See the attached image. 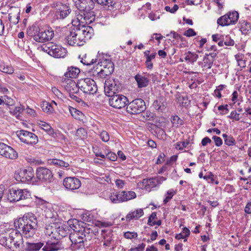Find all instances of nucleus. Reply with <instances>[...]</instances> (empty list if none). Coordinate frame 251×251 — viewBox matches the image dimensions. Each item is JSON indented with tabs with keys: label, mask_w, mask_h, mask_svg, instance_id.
I'll return each instance as SVG.
<instances>
[{
	"label": "nucleus",
	"mask_w": 251,
	"mask_h": 251,
	"mask_svg": "<svg viewBox=\"0 0 251 251\" xmlns=\"http://www.w3.org/2000/svg\"><path fill=\"white\" fill-rule=\"evenodd\" d=\"M81 184L79 179L75 177H67L63 180L64 187L71 191L78 189L81 186Z\"/></svg>",
	"instance_id": "21"
},
{
	"label": "nucleus",
	"mask_w": 251,
	"mask_h": 251,
	"mask_svg": "<svg viewBox=\"0 0 251 251\" xmlns=\"http://www.w3.org/2000/svg\"><path fill=\"white\" fill-rule=\"evenodd\" d=\"M212 139L214 141L215 145L217 147H220L223 144V141L219 137L213 136L212 137Z\"/></svg>",
	"instance_id": "60"
},
{
	"label": "nucleus",
	"mask_w": 251,
	"mask_h": 251,
	"mask_svg": "<svg viewBox=\"0 0 251 251\" xmlns=\"http://www.w3.org/2000/svg\"><path fill=\"white\" fill-rule=\"evenodd\" d=\"M79 89L85 94H94L98 91L96 82L90 78H85L78 81Z\"/></svg>",
	"instance_id": "5"
},
{
	"label": "nucleus",
	"mask_w": 251,
	"mask_h": 251,
	"mask_svg": "<svg viewBox=\"0 0 251 251\" xmlns=\"http://www.w3.org/2000/svg\"><path fill=\"white\" fill-rule=\"evenodd\" d=\"M69 110L71 115L74 118L77 120L81 119L83 115V114L81 112L71 106L69 107Z\"/></svg>",
	"instance_id": "43"
},
{
	"label": "nucleus",
	"mask_w": 251,
	"mask_h": 251,
	"mask_svg": "<svg viewBox=\"0 0 251 251\" xmlns=\"http://www.w3.org/2000/svg\"><path fill=\"white\" fill-rule=\"evenodd\" d=\"M33 176L34 173L31 168L28 169H21L15 175L17 180L25 183L31 180Z\"/></svg>",
	"instance_id": "19"
},
{
	"label": "nucleus",
	"mask_w": 251,
	"mask_h": 251,
	"mask_svg": "<svg viewBox=\"0 0 251 251\" xmlns=\"http://www.w3.org/2000/svg\"><path fill=\"white\" fill-rule=\"evenodd\" d=\"M44 245L42 242L30 243L26 242L25 248V251H38Z\"/></svg>",
	"instance_id": "30"
},
{
	"label": "nucleus",
	"mask_w": 251,
	"mask_h": 251,
	"mask_svg": "<svg viewBox=\"0 0 251 251\" xmlns=\"http://www.w3.org/2000/svg\"><path fill=\"white\" fill-rule=\"evenodd\" d=\"M185 60L191 62L192 63H193L195 62H196L198 58V54L194 53H192L190 51H188L185 53Z\"/></svg>",
	"instance_id": "41"
},
{
	"label": "nucleus",
	"mask_w": 251,
	"mask_h": 251,
	"mask_svg": "<svg viewBox=\"0 0 251 251\" xmlns=\"http://www.w3.org/2000/svg\"><path fill=\"white\" fill-rule=\"evenodd\" d=\"M128 102L127 98L121 94H115L110 97L109 99V105L117 109H121L124 107Z\"/></svg>",
	"instance_id": "11"
},
{
	"label": "nucleus",
	"mask_w": 251,
	"mask_h": 251,
	"mask_svg": "<svg viewBox=\"0 0 251 251\" xmlns=\"http://www.w3.org/2000/svg\"><path fill=\"white\" fill-rule=\"evenodd\" d=\"M152 106L156 110L163 112L166 108V102L162 97H159L153 101Z\"/></svg>",
	"instance_id": "28"
},
{
	"label": "nucleus",
	"mask_w": 251,
	"mask_h": 251,
	"mask_svg": "<svg viewBox=\"0 0 251 251\" xmlns=\"http://www.w3.org/2000/svg\"><path fill=\"white\" fill-rule=\"evenodd\" d=\"M64 249L62 242L58 240L53 242L48 241L43 247L42 250L44 251H58Z\"/></svg>",
	"instance_id": "23"
},
{
	"label": "nucleus",
	"mask_w": 251,
	"mask_h": 251,
	"mask_svg": "<svg viewBox=\"0 0 251 251\" xmlns=\"http://www.w3.org/2000/svg\"><path fill=\"white\" fill-rule=\"evenodd\" d=\"M42 109L44 111L46 112H49L52 111V107L50 104H49V103L46 102L43 103Z\"/></svg>",
	"instance_id": "63"
},
{
	"label": "nucleus",
	"mask_w": 251,
	"mask_h": 251,
	"mask_svg": "<svg viewBox=\"0 0 251 251\" xmlns=\"http://www.w3.org/2000/svg\"><path fill=\"white\" fill-rule=\"evenodd\" d=\"M225 144L228 146H232L235 145L236 142L233 137L229 135L227 138L224 141Z\"/></svg>",
	"instance_id": "50"
},
{
	"label": "nucleus",
	"mask_w": 251,
	"mask_h": 251,
	"mask_svg": "<svg viewBox=\"0 0 251 251\" xmlns=\"http://www.w3.org/2000/svg\"><path fill=\"white\" fill-rule=\"evenodd\" d=\"M123 195L124 202L133 199L136 197V193L133 191H122Z\"/></svg>",
	"instance_id": "42"
},
{
	"label": "nucleus",
	"mask_w": 251,
	"mask_h": 251,
	"mask_svg": "<svg viewBox=\"0 0 251 251\" xmlns=\"http://www.w3.org/2000/svg\"><path fill=\"white\" fill-rule=\"evenodd\" d=\"M75 23V21H72L73 26L70 28L69 33L67 34L66 40L68 44L72 46H81L83 45V39L78 36L79 32L78 29L74 23Z\"/></svg>",
	"instance_id": "4"
},
{
	"label": "nucleus",
	"mask_w": 251,
	"mask_h": 251,
	"mask_svg": "<svg viewBox=\"0 0 251 251\" xmlns=\"http://www.w3.org/2000/svg\"><path fill=\"white\" fill-rule=\"evenodd\" d=\"M57 227L58 239L66 237L69 233L70 228L67 225L58 223Z\"/></svg>",
	"instance_id": "29"
},
{
	"label": "nucleus",
	"mask_w": 251,
	"mask_h": 251,
	"mask_svg": "<svg viewBox=\"0 0 251 251\" xmlns=\"http://www.w3.org/2000/svg\"><path fill=\"white\" fill-rule=\"evenodd\" d=\"M171 120L173 127L175 128H177L184 124L183 121L177 115L172 117Z\"/></svg>",
	"instance_id": "40"
},
{
	"label": "nucleus",
	"mask_w": 251,
	"mask_h": 251,
	"mask_svg": "<svg viewBox=\"0 0 251 251\" xmlns=\"http://www.w3.org/2000/svg\"><path fill=\"white\" fill-rule=\"evenodd\" d=\"M54 35L51 29L39 30L38 33L33 35V39L38 42H45L50 40Z\"/></svg>",
	"instance_id": "17"
},
{
	"label": "nucleus",
	"mask_w": 251,
	"mask_h": 251,
	"mask_svg": "<svg viewBox=\"0 0 251 251\" xmlns=\"http://www.w3.org/2000/svg\"><path fill=\"white\" fill-rule=\"evenodd\" d=\"M94 2L111 11L117 9L119 7V4L113 0H95Z\"/></svg>",
	"instance_id": "26"
},
{
	"label": "nucleus",
	"mask_w": 251,
	"mask_h": 251,
	"mask_svg": "<svg viewBox=\"0 0 251 251\" xmlns=\"http://www.w3.org/2000/svg\"><path fill=\"white\" fill-rule=\"evenodd\" d=\"M73 1L78 10L77 13L92 10L94 8L95 3L92 0H73Z\"/></svg>",
	"instance_id": "18"
},
{
	"label": "nucleus",
	"mask_w": 251,
	"mask_h": 251,
	"mask_svg": "<svg viewBox=\"0 0 251 251\" xmlns=\"http://www.w3.org/2000/svg\"><path fill=\"white\" fill-rule=\"evenodd\" d=\"M143 214L144 212L142 209H136L128 213L126 215V219L127 220H130L133 219H137L143 216Z\"/></svg>",
	"instance_id": "35"
},
{
	"label": "nucleus",
	"mask_w": 251,
	"mask_h": 251,
	"mask_svg": "<svg viewBox=\"0 0 251 251\" xmlns=\"http://www.w3.org/2000/svg\"><path fill=\"white\" fill-rule=\"evenodd\" d=\"M123 195L122 192H116L111 193L109 199L112 203H117L124 202Z\"/></svg>",
	"instance_id": "31"
},
{
	"label": "nucleus",
	"mask_w": 251,
	"mask_h": 251,
	"mask_svg": "<svg viewBox=\"0 0 251 251\" xmlns=\"http://www.w3.org/2000/svg\"><path fill=\"white\" fill-rule=\"evenodd\" d=\"M62 86L64 87L66 91L70 94L71 93H78L79 88L78 87V82H76L72 79L64 78L62 81Z\"/></svg>",
	"instance_id": "20"
},
{
	"label": "nucleus",
	"mask_w": 251,
	"mask_h": 251,
	"mask_svg": "<svg viewBox=\"0 0 251 251\" xmlns=\"http://www.w3.org/2000/svg\"><path fill=\"white\" fill-rule=\"evenodd\" d=\"M17 135L21 142L28 145H34L38 142V138L37 135L26 130L18 131Z\"/></svg>",
	"instance_id": "8"
},
{
	"label": "nucleus",
	"mask_w": 251,
	"mask_h": 251,
	"mask_svg": "<svg viewBox=\"0 0 251 251\" xmlns=\"http://www.w3.org/2000/svg\"><path fill=\"white\" fill-rule=\"evenodd\" d=\"M217 24L222 26L229 25V22L226 14L219 18L217 20Z\"/></svg>",
	"instance_id": "44"
},
{
	"label": "nucleus",
	"mask_w": 251,
	"mask_h": 251,
	"mask_svg": "<svg viewBox=\"0 0 251 251\" xmlns=\"http://www.w3.org/2000/svg\"><path fill=\"white\" fill-rule=\"evenodd\" d=\"M144 114V117L146 118V120H152L154 118V114L150 111H147Z\"/></svg>",
	"instance_id": "61"
},
{
	"label": "nucleus",
	"mask_w": 251,
	"mask_h": 251,
	"mask_svg": "<svg viewBox=\"0 0 251 251\" xmlns=\"http://www.w3.org/2000/svg\"><path fill=\"white\" fill-rule=\"evenodd\" d=\"M75 135L78 138L84 139L86 138L87 136V133L84 128H79L77 130Z\"/></svg>",
	"instance_id": "46"
},
{
	"label": "nucleus",
	"mask_w": 251,
	"mask_h": 251,
	"mask_svg": "<svg viewBox=\"0 0 251 251\" xmlns=\"http://www.w3.org/2000/svg\"><path fill=\"white\" fill-rule=\"evenodd\" d=\"M58 223H53L52 225V233L51 234V238L57 239L58 240Z\"/></svg>",
	"instance_id": "48"
},
{
	"label": "nucleus",
	"mask_w": 251,
	"mask_h": 251,
	"mask_svg": "<svg viewBox=\"0 0 251 251\" xmlns=\"http://www.w3.org/2000/svg\"><path fill=\"white\" fill-rule=\"evenodd\" d=\"M26 160L28 162L34 165H39L42 163L41 160L35 159L34 158L30 156L26 157Z\"/></svg>",
	"instance_id": "54"
},
{
	"label": "nucleus",
	"mask_w": 251,
	"mask_h": 251,
	"mask_svg": "<svg viewBox=\"0 0 251 251\" xmlns=\"http://www.w3.org/2000/svg\"><path fill=\"white\" fill-rule=\"evenodd\" d=\"M20 9L18 7H11L9 9L8 15L9 21L14 24L17 25L20 20Z\"/></svg>",
	"instance_id": "25"
},
{
	"label": "nucleus",
	"mask_w": 251,
	"mask_h": 251,
	"mask_svg": "<svg viewBox=\"0 0 251 251\" xmlns=\"http://www.w3.org/2000/svg\"><path fill=\"white\" fill-rule=\"evenodd\" d=\"M138 236L137 232L127 231L125 232L124 237L128 239H132L133 238H136Z\"/></svg>",
	"instance_id": "51"
},
{
	"label": "nucleus",
	"mask_w": 251,
	"mask_h": 251,
	"mask_svg": "<svg viewBox=\"0 0 251 251\" xmlns=\"http://www.w3.org/2000/svg\"><path fill=\"white\" fill-rule=\"evenodd\" d=\"M175 194V192L173 190L168 191L165 195V198L163 201L164 203H167L172 199L173 196Z\"/></svg>",
	"instance_id": "49"
},
{
	"label": "nucleus",
	"mask_w": 251,
	"mask_h": 251,
	"mask_svg": "<svg viewBox=\"0 0 251 251\" xmlns=\"http://www.w3.org/2000/svg\"><path fill=\"white\" fill-rule=\"evenodd\" d=\"M42 50L55 58H63L67 53V50L59 45L48 43L42 46Z\"/></svg>",
	"instance_id": "3"
},
{
	"label": "nucleus",
	"mask_w": 251,
	"mask_h": 251,
	"mask_svg": "<svg viewBox=\"0 0 251 251\" xmlns=\"http://www.w3.org/2000/svg\"><path fill=\"white\" fill-rule=\"evenodd\" d=\"M38 125L41 128L46 131L50 135L54 134V132L53 129L48 123L43 121H40L38 123Z\"/></svg>",
	"instance_id": "38"
},
{
	"label": "nucleus",
	"mask_w": 251,
	"mask_h": 251,
	"mask_svg": "<svg viewBox=\"0 0 251 251\" xmlns=\"http://www.w3.org/2000/svg\"><path fill=\"white\" fill-rule=\"evenodd\" d=\"M76 26L79 32L78 36H81L79 37L83 39L84 43L90 39L94 34L93 28L87 25L78 23Z\"/></svg>",
	"instance_id": "12"
},
{
	"label": "nucleus",
	"mask_w": 251,
	"mask_h": 251,
	"mask_svg": "<svg viewBox=\"0 0 251 251\" xmlns=\"http://www.w3.org/2000/svg\"><path fill=\"white\" fill-rule=\"evenodd\" d=\"M0 244L9 249H11L12 247V240H11L9 233H8L7 231L5 233L0 234Z\"/></svg>",
	"instance_id": "27"
},
{
	"label": "nucleus",
	"mask_w": 251,
	"mask_h": 251,
	"mask_svg": "<svg viewBox=\"0 0 251 251\" xmlns=\"http://www.w3.org/2000/svg\"><path fill=\"white\" fill-rule=\"evenodd\" d=\"M146 108L145 101L141 99H137L127 105L126 111L130 114H138L144 111Z\"/></svg>",
	"instance_id": "7"
},
{
	"label": "nucleus",
	"mask_w": 251,
	"mask_h": 251,
	"mask_svg": "<svg viewBox=\"0 0 251 251\" xmlns=\"http://www.w3.org/2000/svg\"><path fill=\"white\" fill-rule=\"evenodd\" d=\"M147 126L148 130L151 132V133H154L155 132L158 126L155 124L148 123L147 124Z\"/></svg>",
	"instance_id": "56"
},
{
	"label": "nucleus",
	"mask_w": 251,
	"mask_h": 251,
	"mask_svg": "<svg viewBox=\"0 0 251 251\" xmlns=\"http://www.w3.org/2000/svg\"><path fill=\"white\" fill-rule=\"evenodd\" d=\"M36 178L42 181L50 182L53 175L51 171L45 167H38L36 172Z\"/></svg>",
	"instance_id": "16"
},
{
	"label": "nucleus",
	"mask_w": 251,
	"mask_h": 251,
	"mask_svg": "<svg viewBox=\"0 0 251 251\" xmlns=\"http://www.w3.org/2000/svg\"><path fill=\"white\" fill-rule=\"evenodd\" d=\"M69 239L72 242L71 248L72 250H79L84 248V241H86L85 235L81 232L71 233Z\"/></svg>",
	"instance_id": "6"
},
{
	"label": "nucleus",
	"mask_w": 251,
	"mask_h": 251,
	"mask_svg": "<svg viewBox=\"0 0 251 251\" xmlns=\"http://www.w3.org/2000/svg\"><path fill=\"white\" fill-rule=\"evenodd\" d=\"M98 64L102 67L100 72L106 75L112 74L114 71V64L109 59H102L98 63Z\"/></svg>",
	"instance_id": "22"
},
{
	"label": "nucleus",
	"mask_w": 251,
	"mask_h": 251,
	"mask_svg": "<svg viewBox=\"0 0 251 251\" xmlns=\"http://www.w3.org/2000/svg\"><path fill=\"white\" fill-rule=\"evenodd\" d=\"M196 35V32L192 28H189L184 33V35L187 37H192L195 36Z\"/></svg>",
	"instance_id": "62"
},
{
	"label": "nucleus",
	"mask_w": 251,
	"mask_h": 251,
	"mask_svg": "<svg viewBox=\"0 0 251 251\" xmlns=\"http://www.w3.org/2000/svg\"><path fill=\"white\" fill-rule=\"evenodd\" d=\"M230 25H234L236 23L239 19V14L236 11L229 12L226 14Z\"/></svg>",
	"instance_id": "36"
},
{
	"label": "nucleus",
	"mask_w": 251,
	"mask_h": 251,
	"mask_svg": "<svg viewBox=\"0 0 251 251\" xmlns=\"http://www.w3.org/2000/svg\"><path fill=\"white\" fill-rule=\"evenodd\" d=\"M20 231L21 230L19 228H16L7 229V232L9 233V236L12 240V243L17 249L21 248L23 244V235Z\"/></svg>",
	"instance_id": "13"
},
{
	"label": "nucleus",
	"mask_w": 251,
	"mask_h": 251,
	"mask_svg": "<svg viewBox=\"0 0 251 251\" xmlns=\"http://www.w3.org/2000/svg\"><path fill=\"white\" fill-rule=\"evenodd\" d=\"M244 211L246 214H251V200L246 205Z\"/></svg>",
	"instance_id": "64"
},
{
	"label": "nucleus",
	"mask_w": 251,
	"mask_h": 251,
	"mask_svg": "<svg viewBox=\"0 0 251 251\" xmlns=\"http://www.w3.org/2000/svg\"><path fill=\"white\" fill-rule=\"evenodd\" d=\"M80 70L79 69L73 67L68 68V71L65 73L64 76L66 78H75L79 74Z\"/></svg>",
	"instance_id": "32"
},
{
	"label": "nucleus",
	"mask_w": 251,
	"mask_h": 251,
	"mask_svg": "<svg viewBox=\"0 0 251 251\" xmlns=\"http://www.w3.org/2000/svg\"><path fill=\"white\" fill-rule=\"evenodd\" d=\"M146 244L142 243L139 244L138 247L131 248L128 251H144Z\"/></svg>",
	"instance_id": "55"
},
{
	"label": "nucleus",
	"mask_w": 251,
	"mask_h": 251,
	"mask_svg": "<svg viewBox=\"0 0 251 251\" xmlns=\"http://www.w3.org/2000/svg\"><path fill=\"white\" fill-rule=\"evenodd\" d=\"M76 21L75 23L88 25L91 24L95 20V15L92 10L84 12L75 13Z\"/></svg>",
	"instance_id": "10"
},
{
	"label": "nucleus",
	"mask_w": 251,
	"mask_h": 251,
	"mask_svg": "<svg viewBox=\"0 0 251 251\" xmlns=\"http://www.w3.org/2000/svg\"><path fill=\"white\" fill-rule=\"evenodd\" d=\"M213 63V61H212V58L208 57L206 55L204 56L202 61L200 62L199 63V65L201 66V67L203 69V70L211 69Z\"/></svg>",
	"instance_id": "33"
},
{
	"label": "nucleus",
	"mask_w": 251,
	"mask_h": 251,
	"mask_svg": "<svg viewBox=\"0 0 251 251\" xmlns=\"http://www.w3.org/2000/svg\"><path fill=\"white\" fill-rule=\"evenodd\" d=\"M121 89L119 81L113 78H108L104 83V92L109 97L116 94Z\"/></svg>",
	"instance_id": "9"
},
{
	"label": "nucleus",
	"mask_w": 251,
	"mask_h": 251,
	"mask_svg": "<svg viewBox=\"0 0 251 251\" xmlns=\"http://www.w3.org/2000/svg\"><path fill=\"white\" fill-rule=\"evenodd\" d=\"M148 184L151 187H155L158 185L157 179H155V177L151 178L148 179Z\"/></svg>",
	"instance_id": "58"
},
{
	"label": "nucleus",
	"mask_w": 251,
	"mask_h": 251,
	"mask_svg": "<svg viewBox=\"0 0 251 251\" xmlns=\"http://www.w3.org/2000/svg\"><path fill=\"white\" fill-rule=\"evenodd\" d=\"M50 164H53L55 166H60V167H64L65 168L68 167L69 166V164L67 162H65V161L59 160L57 159H53L51 161Z\"/></svg>",
	"instance_id": "45"
},
{
	"label": "nucleus",
	"mask_w": 251,
	"mask_h": 251,
	"mask_svg": "<svg viewBox=\"0 0 251 251\" xmlns=\"http://www.w3.org/2000/svg\"><path fill=\"white\" fill-rule=\"evenodd\" d=\"M16 228H19L25 238L32 237L38 227L36 217L32 213H25L22 217L16 219L14 223Z\"/></svg>",
	"instance_id": "1"
},
{
	"label": "nucleus",
	"mask_w": 251,
	"mask_h": 251,
	"mask_svg": "<svg viewBox=\"0 0 251 251\" xmlns=\"http://www.w3.org/2000/svg\"><path fill=\"white\" fill-rule=\"evenodd\" d=\"M0 155L10 159H15L18 157V153L10 146L0 143Z\"/></svg>",
	"instance_id": "15"
},
{
	"label": "nucleus",
	"mask_w": 251,
	"mask_h": 251,
	"mask_svg": "<svg viewBox=\"0 0 251 251\" xmlns=\"http://www.w3.org/2000/svg\"><path fill=\"white\" fill-rule=\"evenodd\" d=\"M0 71L7 74L11 75L14 73V69L11 65L0 62Z\"/></svg>",
	"instance_id": "34"
},
{
	"label": "nucleus",
	"mask_w": 251,
	"mask_h": 251,
	"mask_svg": "<svg viewBox=\"0 0 251 251\" xmlns=\"http://www.w3.org/2000/svg\"><path fill=\"white\" fill-rule=\"evenodd\" d=\"M100 137L102 141L107 142L109 140V135L108 132L103 130L100 134Z\"/></svg>",
	"instance_id": "53"
},
{
	"label": "nucleus",
	"mask_w": 251,
	"mask_h": 251,
	"mask_svg": "<svg viewBox=\"0 0 251 251\" xmlns=\"http://www.w3.org/2000/svg\"><path fill=\"white\" fill-rule=\"evenodd\" d=\"M154 134H156L158 136H159L160 138L164 139L166 137V134L164 130L162 128L158 127L156 130Z\"/></svg>",
	"instance_id": "52"
},
{
	"label": "nucleus",
	"mask_w": 251,
	"mask_h": 251,
	"mask_svg": "<svg viewBox=\"0 0 251 251\" xmlns=\"http://www.w3.org/2000/svg\"><path fill=\"white\" fill-rule=\"evenodd\" d=\"M152 75H149L148 73H142L137 74L134 78L137 83L139 88H143L147 87L150 80V76Z\"/></svg>",
	"instance_id": "24"
},
{
	"label": "nucleus",
	"mask_w": 251,
	"mask_h": 251,
	"mask_svg": "<svg viewBox=\"0 0 251 251\" xmlns=\"http://www.w3.org/2000/svg\"><path fill=\"white\" fill-rule=\"evenodd\" d=\"M105 158H107L109 160L114 161L117 160V156L115 153L109 152L106 154V155H105Z\"/></svg>",
	"instance_id": "57"
},
{
	"label": "nucleus",
	"mask_w": 251,
	"mask_h": 251,
	"mask_svg": "<svg viewBox=\"0 0 251 251\" xmlns=\"http://www.w3.org/2000/svg\"><path fill=\"white\" fill-rule=\"evenodd\" d=\"M7 200L10 202L21 201L23 206L27 207L31 206L34 202L31 194L27 189H10Z\"/></svg>",
	"instance_id": "2"
},
{
	"label": "nucleus",
	"mask_w": 251,
	"mask_h": 251,
	"mask_svg": "<svg viewBox=\"0 0 251 251\" xmlns=\"http://www.w3.org/2000/svg\"><path fill=\"white\" fill-rule=\"evenodd\" d=\"M72 10L70 6L59 3L55 7V17L58 20H63L71 13Z\"/></svg>",
	"instance_id": "14"
},
{
	"label": "nucleus",
	"mask_w": 251,
	"mask_h": 251,
	"mask_svg": "<svg viewBox=\"0 0 251 251\" xmlns=\"http://www.w3.org/2000/svg\"><path fill=\"white\" fill-rule=\"evenodd\" d=\"M228 117L231 119H234L236 121L240 120L239 114L237 113L235 110L232 111Z\"/></svg>",
	"instance_id": "59"
},
{
	"label": "nucleus",
	"mask_w": 251,
	"mask_h": 251,
	"mask_svg": "<svg viewBox=\"0 0 251 251\" xmlns=\"http://www.w3.org/2000/svg\"><path fill=\"white\" fill-rule=\"evenodd\" d=\"M97 62L96 59L92 58L90 54H85L81 60V62L85 65L90 66Z\"/></svg>",
	"instance_id": "39"
},
{
	"label": "nucleus",
	"mask_w": 251,
	"mask_h": 251,
	"mask_svg": "<svg viewBox=\"0 0 251 251\" xmlns=\"http://www.w3.org/2000/svg\"><path fill=\"white\" fill-rule=\"evenodd\" d=\"M189 144V141L186 140L181 142H177L176 144V149L179 150H182L186 148Z\"/></svg>",
	"instance_id": "47"
},
{
	"label": "nucleus",
	"mask_w": 251,
	"mask_h": 251,
	"mask_svg": "<svg viewBox=\"0 0 251 251\" xmlns=\"http://www.w3.org/2000/svg\"><path fill=\"white\" fill-rule=\"evenodd\" d=\"M240 30L244 34H247L251 31V24L246 21H243L240 23Z\"/></svg>",
	"instance_id": "37"
}]
</instances>
